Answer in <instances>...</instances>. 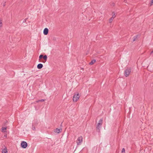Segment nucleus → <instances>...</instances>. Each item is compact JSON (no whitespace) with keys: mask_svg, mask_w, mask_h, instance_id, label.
I'll return each mask as SVG.
<instances>
[{"mask_svg":"<svg viewBox=\"0 0 153 153\" xmlns=\"http://www.w3.org/2000/svg\"><path fill=\"white\" fill-rule=\"evenodd\" d=\"M27 146V143L24 141H23L21 143V146L24 149L26 148Z\"/></svg>","mask_w":153,"mask_h":153,"instance_id":"4","label":"nucleus"},{"mask_svg":"<svg viewBox=\"0 0 153 153\" xmlns=\"http://www.w3.org/2000/svg\"><path fill=\"white\" fill-rule=\"evenodd\" d=\"M35 126V125L33 124V123H32V129L33 130H34L35 129V126Z\"/></svg>","mask_w":153,"mask_h":153,"instance_id":"16","label":"nucleus"},{"mask_svg":"<svg viewBox=\"0 0 153 153\" xmlns=\"http://www.w3.org/2000/svg\"><path fill=\"white\" fill-rule=\"evenodd\" d=\"M114 19L112 17H111L110 19H109V22L111 23V22L113 20V19Z\"/></svg>","mask_w":153,"mask_h":153,"instance_id":"18","label":"nucleus"},{"mask_svg":"<svg viewBox=\"0 0 153 153\" xmlns=\"http://www.w3.org/2000/svg\"><path fill=\"white\" fill-rule=\"evenodd\" d=\"M102 121H103V119H100L99 122L98 123H100V124L102 125Z\"/></svg>","mask_w":153,"mask_h":153,"instance_id":"14","label":"nucleus"},{"mask_svg":"<svg viewBox=\"0 0 153 153\" xmlns=\"http://www.w3.org/2000/svg\"><path fill=\"white\" fill-rule=\"evenodd\" d=\"M124 1L125 2V3H126L127 2V1L126 0H125Z\"/></svg>","mask_w":153,"mask_h":153,"instance_id":"28","label":"nucleus"},{"mask_svg":"<svg viewBox=\"0 0 153 153\" xmlns=\"http://www.w3.org/2000/svg\"><path fill=\"white\" fill-rule=\"evenodd\" d=\"M153 5V0H151V2L150 3V5L152 6Z\"/></svg>","mask_w":153,"mask_h":153,"instance_id":"23","label":"nucleus"},{"mask_svg":"<svg viewBox=\"0 0 153 153\" xmlns=\"http://www.w3.org/2000/svg\"><path fill=\"white\" fill-rule=\"evenodd\" d=\"M45 101V100H43V99H42V100H38V101H37V102H38L39 101H40V102H43Z\"/></svg>","mask_w":153,"mask_h":153,"instance_id":"22","label":"nucleus"},{"mask_svg":"<svg viewBox=\"0 0 153 153\" xmlns=\"http://www.w3.org/2000/svg\"><path fill=\"white\" fill-rule=\"evenodd\" d=\"M83 137L82 136H80L78 137L76 141L77 145H80L81 144L82 142Z\"/></svg>","mask_w":153,"mask_h":153,"instance_id":"3","label":"nucleus"},{"mask_svg":"<svg viewBox=\"0 0 153 153\" xmlns=\"http://www.w3.org/2000/svg\"><path fill=\"white\" fill-rule=\"evenodd\" d=\"M2 21L0 19V27H2Z\"/></svg>","mask_w":153,"mask_h":153,"instance_id":"17","label":"nucleus"},{"mask_svg":"<svg viewBox=\"0 0 153 153\" xmlns=\"http://www.w3.org/2000/svg\"><path fill=\"white\" fill-rule=\"evenodd\" d=\"M61 131L62 129H58V128H56L55 131L57 133H59L61 132Z\"/></svg>","mask_w":153,"mask_h":153,"instance_id":"12","label":"nucleus"},{"mask_svg":"<svg viewBox=\"0 0 153 153\" xmlns=\"http://www.w3.org/2000/svg\"><path fill=\"white\" fill-rule=\"evenodd\" d=\"M152 71H153V70H152Z\"/></svg>","mask_w":153,"mask_h":153,"instance_id":"30","label":"nucleus"},{"mask_svg":"<svg viewBox=\"0 0 153 153\" xmlns=\"http://www.w3.org/2000/svg\"><path fill=\"white\" fill-rule=\"evenodd\" d=\"M48 30L47 28H45L44 29L43 31V33L45 35H47L48 34Z\"/></svg>","mask_w":153,"mask_h":153,"instance_id":"5","label":"nucleus"},{"mask_svg":"<svg viewBox=\"0 0 153 153\" xmlns=\"http://www.w3.org/2000/svg\"><path fill=\"white\" fill-rule=\"evenodd\" d=\"M27 19L26 18L23 21V23H24V22H26V20Z\"/></svg>","mask_w":153,"mask_h":153,"instance_id":"26","label":"nucleus"},{"mask_svg":"<svg viewBox=\"0 0 153 153\" xmlns=\"http://www.w3.org/2000/svg\"><path fill=\"white\" fill-rule=\"evenodd\" d=\"M112 4H113V5L114 6V4L113 3Z\"/></svg>","mask_w":153,"mask_h":153,"instance_id":"29","label":"nucleus"},{"mask_svg":"<svg viewBox=\"0 0 153 153\" xmlns=\"http://www.w3.org/2000/svg\"><path fill=\"white\" fill-rule=\"evenodd\" d=\"M153 53V50L151 52V53H150V54H152V53Z\"/></svg>","mask_w":153,"mask_h":153,"instance_id":"27","label":"nucleus"},{"mask_svg":"<svg viewBox=\"0 0 153 153\" xmlns=\"http://www.w3.org/2000/svg\"><path fill=\"white\" fill-rule=\"evenodd\" d=\"M112 13L113 14V15L111 17H112V18H113L114 19V18H115V14L114 12H113Z\"/></svg>","mask_w":153,"mask_h":153,"instance_id":"21","label":"nucleus"},{"mask_svg":"<svg viewBox=\"0 0 153 153\" xmlns=\"http://www.w3.org/2000/svg\"><path fill=\"white\" fill-rule=\"evenodd\" d=\"M43 59L45 60V62H46L47 60V56L46 55H45L44 56H43Z\"/></svg>","mask_w":153,"mask_h":153,"instance_id":"15","label":"nucleus"},{"mask_svg":"<svg viewBox=\"0 0 153 153\" xmlns=\"http://www.w3.org/2000/svg\"><path fill=\"white\" fill-rule=\"evenodd\" d=\"M151 65H149L148 66V68L149 69H150L151 68Z\"/></svg>","mask_w":153,"mask_h":153,"instance_id":"24","label":"nucleus"},{"mask_svg":"<svg viewBox=\"0 0 153 153\" xmlns=\"http://www.w3.org/2000/svg\"><path fill=\"white\" fill-rule=\"evenodd\" d=\"M121 153H125V149L124 148H123L122 149Z\"/></svg>","mask_w":153,"mask_h":153,"instance_id":"20","label":"nucleus"},{"mask_svg":"<svg viewBox=\"0 0 153 153\" xmlns=\"http://www.w3.org/2000/svg\"><path fill=\"white\" fill-rule=\"evenodd\" d=\"M131 71V70L130 68H127L124 71V75L126 77L128 76Z\"/></svg>","mask_w":153,"mask_h":153,"instance_id":"2","label":"nucleus"},{"mask_svg":"<svg viewBox=\"0 0 153 153\" xmlns=\"http://www.w3.org/2000/svg\"><path fill=\"white\" fill-rule=\"evenodd\" d=\"M7 129V127H2L1 128V131L3 132H6V130Z\"/></svg>","mask_w":153,"mask_h":153,"instance_id":"10","label":"nucleus"},{"mask_svg":"<svg viewBox=\"0 0 153 153\" xmlns=\"http://www.w3.org/2000/svg\"><path fill=\"white\" fill-rule=\"evenodd\" d=\"M5 4H6V2H5L3 4V7H4L5 5Z\"/></svg>","mask_w":153,"mask_h":153,"instance_id":"25","label":"nucleus"},{"mask_svg":"<svg viewBox=\"0 0 153 153\" xmlns=\"http://www.w3.org/2000/svg\"><path fill=\"white\" fill-rule=\"evenodd\" d=\"M43 55L41 54L39 56V59H41L43 58Z\"/></svg>","mask_w":153,"mask_h":153,"instance_id":"19","label":"nucleus"},{"mask_svg":"<svg viewBox=\"0 0 153 153\" xmlns=\"http://www.w3.org/2000/svg\"><path fill=\"white\" fill-rule=\"evenodd\" d=\"M38 120H37L36 119L35 120L33 121V124L35 126L36 125L38 124Z\"/></svg>","mask_w":153,"mask_h":153,"instance_id":"9","label":"nucleus"},{"mask_svg":"<svg viewBox=\"0 0 153 153\" xmlns=\"http://www.w3.org/2000/svg\"><path fill=\"white\" fill-rule=\"evenodd\" d=\"M96 62V60L95 59H93L92 60L91 62L89 63V64L90 65H92L93 64Z\"/></svg>","mask_w":153,"mask_h":153,"instance_id":"13","label":"nucleus"},{"mask_svg":"<svg viewBox=\"0 0 153 153\" xmlns=\"http://www.w3.org/2000/svg\"><path fill=\"white\" fill-rule=\"evenodd\" d=\"M43 65L41 63L38 64L37 65V68L39 69L42 68L43 67Z\"/></svg>","mask_w":153,"mask_h":153,"instance_id":"8","label":"nucleus"},{"mask_svg":"<svg viewBox=\"0 0 153 153\" xmlns=\"http://www.w3.org/2000/svg\"><path fill=\"white\" fill-rule=\"evenodd\" d=\"M102 125L100 124V123H98L97 125V126L96 128L97 129H98L99 130H100V128L101 127V126Z\"/></svg>","mask_w":153,"mask_h":153,"instance_id":"11","label":"nucleus"},{"mask_svg":"<svg viewBox=\"0 0 153 153\" xmlns=\"http://www.w3.org/2000/svg\"><path fill=\"white\" fill-rule=\"evenodd\" d=\"M80 96L78 93H76L74 95L73 100L74 102H76L79 99Z\"/></svg>","mask_w":153,"mask_h":153,"instance_id":"1","label":"nucleus"},{"mask_svg":"<svg viewBox=\"0 0 153 153\" xmlns=\"http://www.w3.org/2000/svg\"><path fill=\"white\" fill-rule=\"evenodd\" d=\"M2 153H7V148L5 147L2 150Z\"/></svg>","mask_w":153,"mask_h":153,"instance_id":"7","label":"nucleus"},{"mask_svg":"<svg viewBox=\"0 0 153 153\" xmlns=\"http://www.w3.org/2000/svg\"><path fill=\"white\" fill-rule=\"evenodd\" d=\"M140 36V35H137L135 36H134L133 38V42H134L136 41V39H137V38L138 37H139Z\"/></svg>","mask_w":153,"mask_h":153,"instance_id":"6","label":"nucleus"}]
</instances>
